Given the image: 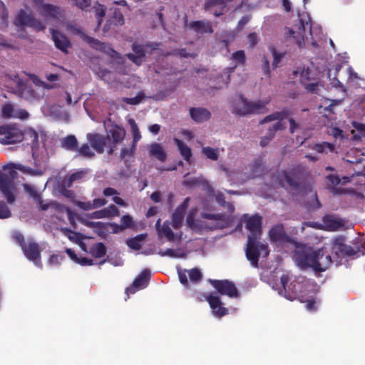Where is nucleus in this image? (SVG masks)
Masks as SVG:
<instances>
[{"label":"nucleus","mask_w":365,"mask_h":365,"mask_svg":"<svg viewBox=\"0 0 365 365\" xmlns=\"http://www.w3.org/2000/svg\"><path fill=\"white\" fill-rule=\"evenodd\" d=\"M201 219H195V214L190 212L186 217L187 226L195 232L224 229L230 226L231 220L229 216L222 213L211 214L202 212Z\"/></svg>","instance_id":"1"},{"label":"nucleus","mask_w":365,"mask_h":365,"mask_svg":"<svg viewBox=\"0 0 365 365\" xmlns=\"http://www.w3.org/2000/svg\"><path fill=\"white\" fill-rule=\"evenodd\" d=\"M294 257L302 269L310 267L315 272H323L324 269L319 264V259L324 257V252L321 249L313 250L311 248L299 247L296 249Z\"/></svg>","instance_id":"2"},{"label":"nucleus","mask_w":365,"mask_h":365,"mask_svg":"<svg viewBox=\"0 0 365 365\" xmlns=\"http://www.w3.org/2000/svg\"><path fill=\"white\" fill-rule=\"evenodd\" d=\"M14 86L11 88V92L17 97L30 103L40 101L43 93L38 89L29 81L23 80L16 76L13 78Z\"/></svg>","instance_id":"3"},{"label":"nucleus","mask_w":365,"mask_h":365,"mask_svg":"<svg viewBox=\"0 0 365 365\" xmlns=\"http://www.w3.org/2000/svg\"><path fill=\"white\" fill-rule=\"evenodd\" d=\"M240 103H235L232 112L240 116L264 113L267 111V105L269 101H248L244 95H240Z\"/></svg>","instance_id":"4"},{"label":"nucleus","mask_w":365,"mask_h":365,"mask_svg":"<svg viewBox=\"0 0 365 365\" xmlns=\"http://www.w3.org/2000/svg\"><path fill=\"white\" fill-rule=\"evenodd\" d=\"M307 174L306 167L299 164L282 171L279 174V179L281 183L284 181L289 186L297 190L299 187L300 181L304 180Z\"/></svg>","instance_id":"5"},{"label":"nucleus","mask_w":365,"mask_h":365,"mask_svg":"<svg viewBox=\"0 0 365 365\" xmlns=\"http://www.w3.org/2000/svg\"><path fill=\"white\" fill-rule=\"evenodd\" d=\"M17 173L11 170L8 173L0 171V191L8 203L16 201V187L14 179Z\"/></svg>","instance_id":"6"},{"label":"nucleus","mask_w":365,"mask_h":365,"mask_svg":"<svg viewBox=\"0 0 365 365\" xmlns=\"http://www.w3.org/2000/svg\"><path fill=\"white\" fill-rule=\"evenodd\" d=\"M289 281V277L287 274H284L281 276L280 283L282 289L279 293L281 295H284L287 299L293 300L300 297L304 292V282L303 280L294 279L287 286Z\"/></svg>","instance_id":"7"},{"label":"nucleus","mask_w":365,"mask_h":365,"mask_svg":"<svg viewBox=\"0 0 365 365\" xmlns=\"http://www.w3.org/2000/svg\"><path fill=\"white\" fill-rule=\"evenodd\" d=\"M258 239H248L246 248V257L251 264L258 266L259 256L267 257L269 254V250L267 245L257 241Z\"/></svg>","instance_id":"8"},{"label":"nucleus","mask_w":365,"mask_h":365,"mask_svg":"<svg viewBox=\"0 0 365 365\" xmlns=\"http://www.w3.org/2000/svg\"><path fill=\"white\" fill-rule=\"evenodd\" d=\"M290 114L289 111L287 110H283L281 111H277L274 112L270 115H267L264 117L262 120H260V124H264L267 122H271L274 120H278L277 123H275L272 126L269 127L268 128L267 133L266 135H267L269 138V139L272 140L276 133L278 130H285L286 126L282 122V120L287 117Z\"/></svg>","instance_id":"9"},{"label":"nucleus","mask_w":365,"mask_h":365,"mask_svg":"<svg viewBox=\"0 0 365 365\" xmlns=\"http://www.w3.org/2000/svg\"><path fill=\"white\" fill-rule=\"evenodd\" d=\"M24 139V133L16 125H3L0 143L4 145L14 144Z\"/></svg>","instance_id":"10"},{"label":"nucleus","mask_w":365,"mask_h":365,"mask_svg":"<svg viewBox=\"0 0 365 365\" xmlns=\"http://www.w3.org/2000/svg\"><path fill=\"white\" fill-rule=\"evenodd\" d=\"M16 26H26L31 27L36 31H43L46 29L45 25L38 19L35 18L31 14H28L24 9H21L14 21Z\"/></svg>","instance_id":"11"},{"label":"nucleus","mask_w":365,"mask_h":365,"mask_svg":"<svg viewBox=\"0 0 365 365\" xmlns=\"http://www.w3.org/2000/svg\"><path fill=\"white\" fill-rule=\"evenodd\" d=\"M242 217L246 219L245 227L250 232L248 239H260L262 234V217L257 214L250 217L245 214Z\"/></svg>","instance_id":"12"},{"label":"nucleus","mask_w":365,"mask_h":365,"mask_svg":"<svg viewBox=\"0 0 365 365\" xmlns=\"http://www.w3.org/2000/svg\"><path fill=\"white\" fill-rule=\"evenodd\" d=\"M81 38L85 42L88 43L91 48L100 51L104 53H106L110 56L111 57L119 58L121 60L123 59V57L121 56V55L118 52L112 48L108 43H103L99 40L88 36L85 34H83L81 35Z\"/></svg>","instance_id":"13"},{"label":"nucleus","mask_w":365,"mask_h":365,"mask_svg":"<svg viewBox=\"0 0 365 365\" xmlns=\"http://www.w3.org/2000/svg\"><path fill=\"white\" fill-rule=\"evenodd\" d=\"M212 287L222 295H227L231 298L239 297V292L235 284L227 279H210Z\"/></svg>","instance_id":"14"},{"label":"nucleus","mask_w":365,"mask_h":365,"mask_svg":"<svg viewBox=\"0 0 365 365\" xmlns=\"http://www.w3.org/2000/svg\"><path fill=\"white\" fill-rule=\"evenodd\" d=\"M21 250L27 259L33 262L36 266L42 267L41 250L37 242L33 240H29Z\"/></svg>","instance_id":"15"},{"label":"nucleus","mask_w":365,"mask_h":365,"mask_svg":"<svg viewBox=\"0 0 365 365\" xmlns=\"http://www.w3.org/2000/svg\"><path fill=\"white\" fill-rule=\"evenodd\" d=\"M125 136V129L118 125H112L107 131L108 143L109 150L108 153L112 154L115 148V145L121 142Z\"/></svg>","instance_id":"16"},{"label":"nucleus","mask_w":365,"mask_h":365,"mask_svg":"<svg viewBox=\"0 0 365 365\" xmlns=\"http://www.w3.org/2000/svg\"><path fill=\"white\" fill-rule=\"evenodd\" d=\"M150 277V271L148 269H143L133 280L131 286L126 288L125 292L128 297H129V294H134L137 290L145 288L148 284Z\"/></svg>","instance_id":"17"},{"label":"nucleus","mask_w":365,"mask_h":365,"mask_svg":"<svg viewBox=\"0 0 365 365\" xmlns=\"http://www.w3.org/2000/svg\"><path fill=\"white\" fill-rule=\"evenodd\" d=\"M334 248L336 249V252L340 253L344 257H351L356 255L359 251V246L356 245L354 247L346 245L345 243V237H339L335 239L334 242Z\"/></svg>","instance_id":"18"},{"label":"nucleus","mask_w":365,"mask_h":365,"mask_svg":"<svg viewBox=\"0 0 365 365\" xmlns=\"http://www.w3.org/2000/svg\"><path fill=\"white\" fill-rule=\"evenodd\" d=\"M87 139L91 147L98 153H103L107 147L109 149L108 138L99 133H88Z\"/></svg>","instance_id":"19"},{"label":"nucleus","mask_w":365,"mask_h":365,"mask_svg":"<svg viewBox=\"0 0 365 365\" xmlns=\"http://www.w3.org/2000/svg\"><path fill=\"white\" fill-rule=\"evenodd\" d=\"M322 222L328 231H337L345 226V220L336 215H325Z\"/></svg>","instance_id":"20"},{"label":"nucleus","mask_w":365,"mask_h":365,"mask_svg":"<svg viewBox=\"0 0 365 365\" xmlns=\"http://www.w3.org/2000/svg\"><path fill=\"white\" fill-rule=\"evenodd\" d=\"M52 40L55 46L62 52L67 53L68 48L71 47V42L68 37L56 29H51Z\"/></svg>","instance_id":"21"},{"label":"nucleus","mask_w":365,"mask_h":365,"mask_svg":"<svg viewBox=\"0 0 365 365\" xmlns=\"http://www.w3.org/2000/svg\"><path fill=\"white\" fill-rule=\"evenodd\" d=\"M190 201L189 197H186L184 201L178 206L172 215L173 227L174 229H178L182 226L186 210Z\"/></svg>","instance_id":"22"},{"label":"nucleus","mask_w":365,"mask_h":365,"mask_svg":"<svg viewBox=\"0 0 365 365\" xmlns=\"http://www.w3.org/2000/svg\"><path fill=\"white\" fill-rule=\"evenodd\" d=\"M205 297L208 302L215 317H222L228 314V309L222 306V303L219 297L209 294L205 295Z\"/></svg>","instance_id":"23"},{"label":"nucleus","mask_w":365,"mask_h":365,"mask_svg":"<svg viewBox=\"0 0 365 365\" xmlns=\"http://www.w3.org/2000/svg\"><path fill=\"white\" fill-rule=\"evenodd\" d=\"M131 48L133 53H127L125 56L136 66H141L146 56L144 46L134 43L132 44Z\"/></svg>","instance_id":"24"},{"label":"nucleus","mask_w":365,"mask_h":365,"mask_svg":"<svg viewBox=\"0 0 365 365\" xmlns=\"http://www.w3.org/2000/svg\"><path fill=\"white\" fill-rule=\"evenodd\" d=\"M269 237L270 241L272 242H286L289 241V237L287 235L284 227L282 224L274 225L269 231Z\"/></svg>","instance_id":"25"},{"label":"nucleus","mask_w":365,"mask_h":365,"mask_svg":"<svg viewBox=\"0 0 365 365\" xmlns=\"http://www.w3.org/2000/svg\"><path fill=\"white\" fill-rule=\"evenodd\" d=\"M189 28L197 34H212V23L209 21H194L189 24Z\"/></svg>","instance_id":"26"},{"label":"nucleus","mask_w":365,"mask_h":365,"mask_svg":"<svg viewBox=\"0 0 365 365\" xmlns=\"http://www.w3.org/2000/svg\"><path fill=\"white\" fill-rule=\"evenodd\" d=\"M191 118L197 123H202L211 118V113L204 108H191L190 109Z\"/></svg>","instance_id":"27"},{"label":"nucleus","mask_w":365,"mask_h":365,"mask_svg":"<svg viewBox=\"0 0 365 365\" xmlns=\"http://www.w3.org/2000/svg\"><path fill=\"white\" fill-rule=\"evenodd\" d=\"M149 154L151 156H154L160 162H165L167 158L166 153L165 152L163 146L158 143H152L150 145Z\"/></svg>","instance_id":"28"},{"label":"nucleus","mask_w":365,"mask_h":365,"mask_svg":"<svg viewBox=\"0 0 365 365\" xmlns=\"http://www.w3.org/2000/svg\"><path fill=\"white\" fill-rule=\"evenodd\" d=\"M174 142L183 159L188 163H190L192 157V150L190 148L178 138H174Z\"/></svg>","instance_id":"29"},{"label":"nucleus","mask_w":365,"mask_h":365,"mask_svg":"<svg viewBox=\"0 0 365 365\" xmlns=\"http://www.w3.org/2000/svg\"><path fill=\"white\" fill-rule=\"evenodd\" d=\"M78 144L77 138L73 135H67L61 140V147L67 150H77Z\"/></svg>","instance_id":"30"},{"label":"nucleus","mask_w":365,"mask_h":365,"mask_svg":"<svg viewBox=\"0 0 365 365\" xmlns=\"http://www.w3.org/2000/svg\"><path fill=\"white\" fill-rule=\"evenodd\" d=\"M41 9L43 15L46 17L56 19L59 14V7L50 4L42 3Z\"/></svg>","instance_id":"31"},{"label":"nucleus","mask_w":365,"mask_h":365,"mask_svg":"<svg viewBox=\"0 0 365 365\" xmlns=\"http://www.w3.org/2000/svg\"><path fill=\"white\" fill-rule=\"evenodd\" d=\"M269 51L271 52L273 56V61L272 66L273 69L277 68L279 66V63L282 58L285 56V52H278L276 47L273 45L269 46Z\"/></svg>","instance_id":"32"},{"label":"nucleus","mask_w":365,"mask_h":365,"mask_svg":"<svg viewBox=\"0 0 365 365\" xmlns=\"http://www.w3.org/2000/svg\"><path fill=\"white\" fill-rule=\"evenodd\" d=\"M90 252L94 257L101 258L106 254V247L103 242H98L91 247Z\"/></svg>","instance_id":"33"},{"label":"nucleus","mask_w":365,"mask_h":365,"mask_svg":"<svg viewBox=\"0 0 365 365\" xmlns=\"http://www.w3.org/2000/svg\"><path fill=\"white\" fill-rule=\"evenodd\" d=\"M312 150H316L319 153H327L334 150V145L328 142H322L314 144Z\"/></svg>","instance_id":"34"},{"label":"nucleus","mask_w":365,"mask_h":365,"mask_svg":"<svg viewBox=\"0 0 365 365\" xmlns=\"http://www.w3.org/2000/svg\"><path fill=\"white\" fill-rule=\"evenodd\" d=\"M84 175H85V172L83 170L75 172V173L71 174L68 178H65L63 180V183L66 187H70L72 186L73 183L75 181L81 179Z\"/></svg>","instance_id":"35"},{"label":"nucleus","mask_w":365,"mask_h":365,"mask_svg":"<svg viewBox=\"0 0 365 365\" xmlns=\"http://www.w3.org/2000/svg\"><path fill=\"white\" fill-rule=\"evenodd\" d=\"M128 122H129V124L130 125L131 130H132L133 135L132 144H133V147H136L138 142L141 138V134H140V132L138 129V127L135 121L133 119H130Z\"/></svg>","instance_id":"36"},{"label":"nucleus","mask_w":365,"mask_h":365,"mask_svg":"<svg viewBox=\"0 0 365 365\" xmlns=\"http://www.w3.org/2000/svg\"><path fill=\"white\" fill-rule=\"evenodd\" d=\"M202 153L205 157L212 160H217L219 158V149L207 146L202 149Z\"/></svg>","instance_id":"37"},{"label":"nucleus","mask_w":365,"mask_h":365,"mask_svg":"<svg viewBox=\"0 0 365 365\" xmlns=\"http://www.w3.org/2000/svg\"><path fill=\"white\" fill-rule=\"evenodd\" d=\"M352 126L354 128L351 133L354 134L355 138H361V137L365 136V124L359 123V122H353Z\"/></svg>","instance_id":"38"},{"label":"nucleus","mask_w":365,"mask_h":365,"mask_svg":"<svg viewBox=\"0 0 365 365\" xmlns=\"http://www.w3.org/2000/svg\"><path fill=\"white\" fill-rule=\"evenodd\" d=\"M24 191L28 193L36 202H38L39 203L43 202L40 194L35 189V187H32L29 184H24Z\"/></svg>","instance_id":"39"},{"label":"nucleus","mask_w":365,"mask_h":365,"mask_svg":"<svg viewBox=\"0 0 365 365\" xmlns=\"http://www.w3.org/2000/svg\"><path fill=\"white\" fill-rule=\"evenodd\" d=\"M16 110L11 103H5L2 106L1 114L6 118H14Z\"/></svg>","instance_id":"40"},{"label":"nucleus","mask_w":365,"mask_h":365,"mask_svg":"<svg viewBox=\"0 0 365 365\" xmlns=\"http://www.w3.org/2000/svg\"><path fill=\"white\" fill-rule=\"evenodd\" d=\"M161 233L168 239L169 241H173L175 236L172 229L170 227V222L165 221L161 228Z\"/></svg>","instance_id":"41"},{"label":"nucleus","mask_w":365,"mask_h":365,"mask_svg":"<svg viewBox=\"0 0 365 365\" xmlns=\"http://www.w3.org/2000/svg\"><path fill=\"white\" fill-rule=\"evenodd\" d=\"M143 239L144 236L143 235H138L135 237L129 239L127 241V245L131 249L138 250L141 247L140 241H142Z\"/></svg>","instance_id":"42"},{"label":"nucleus","mask_w":365,"mask_h":365,"mask_svg":"<svg viewBox=\"0 0 365 365\" xmlns=\"http://www.w3.org/2000/svg\"><path fill=\"white\" fill-rule=\"evenodd\" d=\"M79 155L84 158H92L95 155L94 152L90 148L88 144H83L80 148H77Z\"/></svg>","instance_id":"43"},{"label":"nucleus","mask_w":365,"mask_h":365,"mask_svg":"<svg viewBox=\"0 0 365 365\" xmlns=\"http://www.w3.org/2000/svg\"><path fill=\"white\" fill-rule=\"evenodd\" d=\"M29 137L31 143L33 146H36L38 144V135L34 129H28L24 133V138Z\"/></svg>","instance_id":"44"},{"label":"nucleus","mask_w":365,"mask_h":365,"mask_svg":"<svg viewBox=\"0 0 365 365\" xmlns=\"http://www.w3.org/2000/svg\"><path fill=\"white\" fill-rule=\"evenodd\" d=\"M329 191L334 195H340L344 194H352L354 190L351 188H341L336 187V186H331L329 187Z\"/></svg>","instance_id":"45"},{"label":"nucleus","mask_w":365,"mask_h":365,"mask_svg":"<svg viewBox=\"0 0 365 365\" xmlns=\"http://www.w3.org/2000/svg\"><path fill=\"white\" fill-rule=\"evenodd\" d=\"M11 216V212L5 202L0 200V219L9 218Z\"/></svg>","instance_id":"46"},{"label":"nucleus","mask_w":365,"mask_h":365,"mask_svg":"<svg viewBox=\"0 0 365 365\" xmlns=\"http://www.w3.org/2000/svg\"><path fill=\"white\" fill-rule=\"evenodd\" d=\"M144 94L143 93H140L136 96L133 98H123V101L127 104L130 105H138L142 102L144 98Z\"/></svg>","instance_id":"47"},{"label":"nucleus","mask_w":365,"mask_h":365,"mask_svg":"<svg viewBox=\"0 0 365 365\" xmlns=\"http://www.w3.org/2000/svg\"><path fill=\"white\" fill-rule=\"evenodd\" d=\"M188 275L192 282H197L200 281L202 277L201 272L197 268L188 270Z\"/></svg>","instance_id":"48"},{"label":"nucleus","mask_w":365,"mask_h":365,"mask_svg":"<svg viewBox=\"0 0 365 365\" xmlns=\"http://www.w3.org/2000/svg\"><path fill=\"white\" fill-rule=\"evenodd\" d=\"M113 20L115 25L121 26L124 24V16L118 9L114 10L113 13Z\"/></svg>","instance_id":"49"},{"label":"nucleus","mask_w":365,"mask_h":365,"mask_svg":"<svg viewBox=\"0 0 365 365\" xmlns=\"http://www.w3.org/2000/svg\"><path fill=\"white\" fill-rule=\"evenodd\" d=\"M232 58L240 64H244L246 61L245 53L242 50L234 52L232 54Z\"/></svg>","instance_id":"50"},{"label":"nucleus","mask_w":365,"mask_h":365,"mask_svg":"<svg viewBox=\"0 0 365 365\" xmlns=\"http://www.w3.org/2000/svg\"><path fill=\"white\" fill-rule=\"evenodd\" d=\"M73 203L78 207L85 211L93 210V206H92V202L91 201L83 202L80 200H75Z\"/></svg>","instance_id":"51"},{"label":"nucleus","mask_w":365,"mask_h":365,"mask_svg":"<svg viewBox=\"0 0 365 365\" xmlns=\"http://www.w3.org/2000/svg\"><path fill=\"white\" fill-rule=\"evenodd\" d=\"M120 222L124 229L130 228L133 226V217L129 215H123L120 219Z\"/></svg>","instance_id":"52"},{"label":"nucleus","mask_w":365,"mask_h":365,"mask_svg":"<svg viewBox=\"0 0 365 365\" xmlns=\"http://www.w3.org/2000/svg\"><path fill=\"white\" fill-rule=\"evenodd\" d=\"M172 54L179 56L183 58H195L196 56V54L195 53H188L186 48L175 49L172 52Z\"/></svg>","instance_id":"53"},{"label":"nucleus","mask_w":365,"mask_h":365,"mask_svg":"<svg viewBox=\"0 0 365 365\" xmlns=\"http://www.w3.org/2000/svg\"><path fill=\"white\" fill-rule=\"evenodd\" d=\"M73 1V4L76 7L84 10L89 6H91V0H71Z\"/></svg>","instance_id":"54"},{"label":"nucleus","mask_w":365,"mask_h":365,"mask_svg":"<svg viewBox=\"0 0 365 365\" xmlns=\"http://www.w3.org/2000/svg\"><path fill=\"white\" fill-rule=\"evenodd\" d=\"M136 147H133V144L131 145L130 148H124L121 150L120 158L125 159L126 157L133 156L135 151Z\"/></svg>","instance_id":"55"},{"label":"nucleus","mask_w":365,"mask_h":365,"mask_svg":"<svg viewBox=\"0 0 365 365\" xmlns=\"http://www.w3.org/2000/svg\"><path fill=\"white\" fill-rule=\"evenodd\" d=\"M332 264L331 257L329 255H327L324 257V259L323 258L319 259V264L321 267L323 268V272H324L330 265Z\"/></svg>","instance_id":"56"},{"label":"nucleus","mask_w":365,"mask_h":365,"mask_svg":"<svg viewBox=\"0 0 365 365\" xmlns=\"http://www.w3.org/2000/svg\"><path fill=\"white\" fill-rule=\"evenodd\" d=\"M108 211L103 208L102 210L93 212L91 215V217L93 219H103V218H108Z\"/></svg>","instance_id":"57"},{"label":"nucleus","mask_w":365,"mask_h":365,"mask_svg":"<svg viewBox=\"0 0 365 365\" xmlns=\"http://www.w3.org/2000/svg\"><path fill=\"white\" fill-rule=\"evenodd\" d=\"M13 238L19 244V245L22 248L24 245H25L27 242L25 241L24 235L20 232L14 233Z\"/></svg>","instance_id":"58"},{"label":"nucleus","mask_w":365,"mask_h":365,"mask_svg":"<svg viewBox=\"0 0 365 365\" xmlns=\"http://www.w3.org/2000/svg\"><path fill=\"white\" fill-rule=\"evenodd\" d=\"M106 210L108 211V217H117L119 215V210L117 207L114 205H110Z\"/></svg>","instance_id":"59"},{"label":"nucleus","mask_w":365,"mask_h":365,"mask_svg":"<svg viewBox=\"0 0 365 365\" xmlns=\"http://www.w3.org/2000/svg\"><path fill=\"white\" fill-rule=\"evenodd\" d=\"M328 181L332 185V186H336L341 183L340 178L336 175L330 174L327 176Z\"/></svg>","instance_id":"60"},{"label":"nucleus","mask_w":365,"mask_h":365,"mask_svg":"<svg viewBox=\"0 0 365 365\" xmlns=\"http://www.w3.org/2000/svg\"><path fill=\"white\" fill-rule=\"evenodd\" d=\"M247 41L250 46L254 47L258 43V36L255 32L250 33L247 35Z\"/></svg>","instance_id":"61"},{"label":"nucleus","mask_w":365,"mask_h":365,"mask_svg":"<svg viewBox=\"0 0 365 365\" xmlns=\"http://www.w3.org/2000/svg\"><path fill=\"white\" fill-rule=\"evenodd\" d=\"M91 202L92 206H93V209H96L106 205L108 201L104 198H96Z\"/></svg>","instance_id":"62"},{"label":"nucleus","mask_w":365,"mask_h":365,"mask_svg":"<svg viewBox=\"0 0 365 365\" xmlns=\"http://www.w3.org/2000/svg\"><path fill=\"white\" fill-rule=\"evenodd\" d=\"M63 259V256L59 255H52L48 259V263L51 264L58 265L60 264L61 260Z\"/></svg>","instance_id":"63"},{"label":"nucleus","mask_w":365,"mask_h":365,"mask_svg":"<svg viewBox=\"0 0 365 365\" xmlns=\"http://www.w3.org/2000/svg\"><path fill=\"white\" fill-rule=\"evenodd\" d=\"M159 254L161 256H168L170 257H180L173 249H166L165 251H160Z\"/></svg>","instance_id":"64"}]
</instances>
